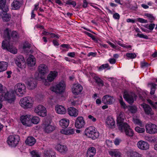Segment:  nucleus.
Instances as JSON below:
<instances>
[{
    "label": "nucleus",
    "instance_id": "obj_12",
    "mask_svg": "<svg viewBox=\"0 0 157 157\" xmlns=\"http://www.w3.org/2000/svg\"><path fill=\"white\" fill-rule=\"evenodd\" d=\"M146 132L150 134L157 133V126L151 122L147 123L145 125Z\"/></svg>",
    "mask_w": 157,
    "mask_h": 157
},
{
    "label": "nucleus",
    "instance_id": "obj_5",
    "mask_svg": "<svg viewBox=\"0 0 157 157\" xmlns=\"http://www.w3.org/2000/svg\"><path fill=\"white\" fill-rule=\"evenodd\" d=\"M84 134L87 137L91 138L93 140L97 138L99 135L98 132L95 127L93 126L87 128L85 130Z\"/></svg>",
    "mask_w": 157,
    "mask_h": 157
},
{
    "label": "nucleus",
    "instance_id": "obj_45",
    "mask_svg": "<svg viewBox=\"0 0 157 157\" xmlns=\"http://www.w3.org/2000/svg\"><path fill=\"white\" fill-rule=\"evenodd\" d=\"M121 98L119 99V102L122 108L125 109H128V106H126L125 103L123 101V99L121 97H120Z\"/></svg>",
    "mask_w": 157,
    "mask_h": 157
},
{
    "label": "nucleus",
    "instance_id": "obj_17",
    "mask_svg": "<svg viewBox=\"0 0 157 157\" xmlns=\"http://www.w3.org/2000/svg\"><path fill=\"white\" fill-rule=\"evenodd\" d=\"M137 146L139 149L142 150H147L149 148V145L147 142L140 140L137 144Z\"/></svg>",
    "mask_w": 157,
    "mask_h": 157
},
{
    "label": "nucleus",
    "instance_id": "obj_59",
    "mask_svg": "<svg viewBox=\"0 0 157 157\" xmlns=\"http://www.w3.org/2000/svg\"><path fill=\"white\" fill-rule=\"evenodd\" d=\"M89 119L91 120L93 122H95L96 121V118H94L93 116L91 115H89L88 116Z\"/></svg>",
    "mask_w": 157,
    "mask_h": 157
},
{
    "label": "nucleus",
    "instance_id": "obj_48",
    "mask_svg": "<svg viewBox=\"0 0 157 157\" xmlns=\"http://www.w3.org/2000/svg\"><path fill=\"white\" fill-rule=\"evenodd\" d=\"M126 56L128 58V59L135 58L136 56L135 53H127L126 54Z\"/></svg>",
    "mask_w": 157,
    "mask_h": 157
},
{
    "label": "nucleus",
    "instance_id": "obj_42",
    "mask_svg": "<svg viewBox=\"0 0 157 157\" xmlns=\"http://www.w3.org/2000/svg\"><path fill=\"white\" fill-rule=\"evenodd\" d=\"M135 130L138 133H143L145 132V129L144 128V126H143L142 125V127L137 126L136 127Z\"/></svg>",
    "mask_w": 157,
    "mask_h": 157
},
{
    "label": "nucleus",
    "instance_id": "obj_40",
    "mask_svg": "<svg viewBox=\"0 0 157 157\" xmlns=\"http://www.w3.org/2000/svg\"><path fill=\"white\" fill-rule=\"evenodd\" d=\"M40 121V118L37 116H33L32 118H31V126L33 124H37L39 123Z\"/></svg>",
    "mask_w": 157,
    "mask_h": 157
},
{
    "label": "nucleus",
    "instance_id": "obj_31",
    "mask_svg": "<svg viewBox=\"0 0 157 157\" xmlns=\"http://www.w3.org/2000/svg\"><path fill=\"white\" fill-rule=\"evenodd\" d=\"M128 157H142V154L135 151L130 150L127 152Z\"/></svg>",
    "mask_w": 157,
    "mask_h": 157
},
{
    "label": "nucleus",
    "instance_id": "obj_14",
    "mask_svg": "<svg viewBox=\"0 0 157 157\" xmlns=\"http://www.w3.org/2000/svg\"><path fill=\"white\" fill-rule=\"evenodd\" d=\"M86 123L84 118L82 117H78L75 122V126L78 128H81L84 127Z\"/></svg>",
    "mask_w": 157,
    "mask_h": 157
},
{
    "label": "nucleus",
    "instance_id": "obj_27",
    "mask_svg": "<svg viewBox=\"0 0 157 157\" xmlns=\"http://www.w3.org/2000/svg\"><path fill=\"white\" fill-rule=\"evenodd\" d=\"M56 149L57 151L62 154H65L67 151V148L66 146L60 144H57L56 147Z\"/></svg>",
    "mask_w": 157,
    "mask_h": 157
},
{
    "label": "nucleus",
    "instance_id": "obj_20",
    "mask_svg": "<svg viewBox=\"0 0 157 157\" xmlns=\"http://www.w3.org/2000/svg\"><path fill=\"white\" fill-rule=\"evenodd\" d=\"M55 110L57 113L61 115L64 114L67 112L66 109L65 107L59 104L55 105Z\"/></svg>",
    "mask_w": 157,
    "mask_h": 157
},
{
    "label": "nucleus",
    "instance_id": "obj_24",
    "mask_svg": "<svg viewBox=\"0 0 157 157\" xmlns=\"http://www.w3.org/2000/svg\"><path fill=\"white\" fill-rule=\"evenodd\" d=\"M36 59L32 55H30L27 59V64L29 67H32L36 64Z\"/></svg>",
    "mask_w": 157,
    "mask_h": 157
},
{
    "label": "nucleus",
    "instance_id": "obj_64",
    "mask_svg": "<svg viewBox=\"0 0 157 157\" xmlns=\"http://www.w3.org/2000/svg\"><path fill=\"white\" fill-rule=\"evenodd\" d=\"M50 33H49V32H46V31H44L42 33V34L43 35H45V36H50Z\"/></svg>",
    "mask_w": 157,
    "mask_h": 157
},
{
    "label": "nucleus",
    "instance_id": "obj_26",
    "mask_svg": "<svg viewBox=\"0 0 157 157\" xmlns=\"http://www.w3.org/2000/svg\"><path fill=\"white\" fill-rule=\"evenodd\" d=\"M141 105L144 109V111L146 114L150 115L154 114V113L152 111L151 108L148 105L144 103L142 104Z\"/></svg>",
    "mask_w": 157,
    "mask_h": 157
},
{
    "label": "nucleus",
    "instance_id": "obj_49",
    "mask_svg": "<svg viewBox=\"0 0 157 157\" xmlns=\"http://www.w3.org/2000/svg\"><path fill=\"white\" fill-rule=\"evenodd\" d=\"M65 2L66 4L71 5L74 7H75L76 5L75 2L71 0H65Z\"/></svg>",
    "mask_w": 157,
    "mask_h": 157
},
{
    "label": "nucleus",
    "instance_id": "obj_21",
    "mask_svg": "<svg viewBox=\"0 0 157 157\" xmlns=\"http://www.w3.org/2000/svg\"><path fill=\"white\" fill-rule=\"evenodd\" d=\"M115 122L114 119L111 117H108L105 121V125L107 127L113 128L115 127Z\"/></svg>",
    "mask_w": 157,
    "mask_h": 157
},
{
    "label": "nucleus",
    "instance_id": "obj_53",
    "mask_svg": "<svg viewBox=\"0 0 157 157\" xmlns=\"http://www.w3.org/2000/svg\"><path fill=\"white\" fill-rule=\"evenodd\" d=\"M32 157H40V155L36 151H33L31 152Z\"/></svg>",
    "mask_w": 157,
    "mask_h": 157
},
{
    "label": "nucleus",
    "instance_id": "obj_63",
    "mask_svg": "<svg viewBox=\"0 0 157 157\" xmlns=\"http://www.w3.org/2000/svg\"><path fill=\"white\" fill-rule=\"evenodd\" d=\"M75 54L74 52H69L68 53L67 55L71 57H74L75 56Z\"/></svg>",
    "mask_w": 157,
    "mask_h": 157
},
{
    "label": "nucleus",
    "instance_id": "obj_56",
    "mask_svg": "<svg viewBox=\"0 0 157 157\" xmlns=\"http://www.w3.org/2000/svg\"><path fill=\"white\" fill-rule=\"evenodd\" d=\"M145 16H146L150 20V22H152L154 20V18L153 16L150 14H145Z\"/></svg>",
    "mask_w": 157,
    "mask_h": 157
},
{
    "label": "nucleus",
    "instance_id": "obj_4",
    "mask_svg": "<svg viewBox=\"0 0 157 157\" xmlns=\"http://www.w3.org/2000/svg\"><path fill=\"white\" fill-rule=\"evenodd\" d=\"M117 124L119 129L122 132H125L126 135L129 136H133V132L127 123L124 121Z\"/></svg>",
    "mask_w": 157,
    "mask_h": 157
},
{
    "label": "nucleus",
    "instance_id": "obj_52",
    "mask_svg": "<svg viewBox=\"0 0 157 157\" xmlns=\"http://www.w3.org/2000/svg\"><path fill=\"white\" fill-rule=\"evenodd\" d=\"M105 68H107L108 70L110 69V67H109L108 64H105L102 65L99 67L98 69L99 70H101Z\"/></svg>",
    "mask_w": 157,
    "mask_h": 157
},
{
    "label": "nucleus",
    "instance_id": "obj_33",
    "mask_svg": "<svg viewBox=\"0 0 157 157\" xmlns=\"http://www.w3.org/2000/svg\"><path fill=\"white\" fill-rule=\"evenodd\" d=\"M70 123L69 120L66 118H63L61 119L59 121L60 125L63 128L67 127Z\"/></svg>",
    "mask_w": 157,
    "mask_h": 157
},
{
    "label": "nucleus",
    "instance_id": "obj_61",
    "mask_svg": "<svg viewBox=\"0 0 157 157\" xmlns=\"http://www.w3.org/2000/svg\"><path fill=\"white\" fill-rule=\"evenodd\" d=\"M108 61L111 64H113L116 63V60L114 58H111L109 59Z\"/></svg>",
    "mask_w": 157,
    "mask_h": 157
},
{
    "label": "nucleus",
    "instance_id": "obj_44",
    "mask_svg": "<svg viewBox=\"0 0 157 157\" xmlns=\"http://www.w3.org/2000/svg\"><path fill=\"white\" fill-rule=\"evenodd\" d=\"M91 76L93 77L94 79L96 81V82L98 83L103 84L102 80L97 76L94 74H92Z\"/></svg>",
    "mask_w": 157,
    "mask_h": 157
},
{
    "label": "nucleus",
    "instance_id": "obj_41",
    "mask_svg": "<svg viewBox=\"0 0 157 157\" xmlns=\"http://www.w3.org/2000/svg\"><path fill=\"white\" fill-rule=\"evenodd\" d=\"M107 43L110 45L112 48L114 49L115 51H118L121 50V48L118 46L116 45L110 41H108Z\"/></svg>",
    "mask_w": 157,
    "mask_h": 157
},
{
    "label": "nucleus",
    "instance_id": "obj_15",
    "mask_svg": "<svg viewBox=\"0 0 157 157\" xmlns=\"http://www.w3.org/2000/svg\"><path fill=\"white\" fill-rule=\"evenodd\" d=\"M43 128L44 131L47 133L52 132L55 129L54 127L51 124L50 121H48L44 123Z\"/></svg>",
    "mask_w": 157,
    "mask_h": 157
},
{
    "label": "nucleus",
    "instance_id": "obj_46",
    "mask_svg": "<svg viewBox=\"0 0 157 157\" xmlns=\"http://www.w3.org/2000/svg\"><path fill=\"white\" fill-rule=\"evenodd\" d=\"M121 98L119 99V102L122 108L125 109H128V106H126L125 103L123 101V99L121 97H120Z\"/></svg>",
    "mask_w": 157,
    "mask_h": 157
},
{
    "label": "nucleus",
    "instance_id": "obj_25",
    "mask_svg": "<svg viewBox=\"0 0 157 157\" xmlns=\"http://www.w3.org/2000/svg\"><path fill=\"white\" fill-rule=\"evenodd\" d=\"M117 122L119 124L121 122L124 121L125 119V117L124 113L123 112H119L117 113Z\"/></svg>",
    "mask_w": 157,
    "mask_h": 157
},
{
    "label": "nucleus",
    "instance_id": "obj_6",
    "mask_svg": "<svg viewBox=\"0 0 157 157\" xmlns=\"http://www.w3.org/2000/svg\"><path fill=\"white\" fill-rule=\"evenodd\" d=\"M58 72L56 71H51L48 75L47 79L45 78L44 77H40L41 79L44 84L46 86H48L50 82L53 81L57 77Z\"/></svg>",
    "mask_w": 157,
    "mask_h": 157
},
{
    "label": "nucleus",
    "instance_id": "obj_32",
    "mask_svg": "<svg viewBox=\"0 0 157 157\" xmlns=\"http://www.w3.org/2000/svg\"><path fill=\"white\" fill-rule=\"evenodd\" d=\"M109 153L112 157H121V154L118 149L109 151Z\"/></svg>",
    "mask_w": 157,
    "mask_h": 157
},
{
    "label": "nucleus",
    "instance_id": "obj_57",
    "mask_svg": "<svg viewBox=\"0 0 157 157\" xmlns=\"http://www.w3.org/2000/svg\"><path fill=\"white\" fill-rule=\"evenodd\" d=\"M137 36L141 38H144L145 39H148V36L147 35H144L143 34H140V33H138L137 34Z\"/></svg>",
    "mask_w": 157,
    "mask_h": 157
},
{
    "label": "nucleus",
    "instance_id": "obj_54",
    "mask_svg": "<svg viewBox=\"0 0 157 157\" xmlns=\"http://www.w3.org/2000/svg\"><path fill=\"white\" fill-rule=\"evenodd\" d=\"M136 21L142 23H146L148 22L147 20L140 18H137Z\"/></svg>",
    "mask_w": 157,
    "mask_h": 157
},
{
    "label": "nucleus",
    "instance_id": "obj_7",
    "mask_svg": "<svg viewBox=\"0 0 157 157\" xmlns=\"http://www.w3.org/2000/svg\"><path fill=\"white\" fill-rule=\"evenodd\" d=\"M14 91L17 95L22 96L26 92V87L24 84L21 83H19L15 85Z\"/></svg>",
    "mask_w": 157,
    "mask_h": 157
},
{
    "label": "nucleus",
    "instance_id": "obj_16",
    "mask_svg": "<svg viewBox=\"0 0 157 157\" xmlns=\"http://www.w3.org/2000/svg\"><path fill=\"white\" fill-rule=\"evenodd\" d=\"M123 96L124 98L129 104H131L133 103L136 97V96L135 94L133 93H125Z\"/></svg>",
    "mask_w": 157,
    "mask_h": 157
},
{
    "label": "nucleus",
    "instance_id": "obj_58",
    "mask_svg": "<svg viewBox=\"0 0 157 157\" xmlns=\"http://www.w3.org/2000/svg\"><path fill=\"white\" fill-rule=\"evenodd\" d=\"M121 140L118 138L116 139L114 141V143L116 145H119L120 143L121 142Z\"/></svg>",
    "mask_w": 157,
    "mask_h": 157
},
{
    "label": "nucleus",
    "instance_id": "obj_30",
    "mask_svg": "<svg viewBox=\"0 0 157 157\" xmlns=\"http://www.w3.org/2000/svg\"><path fill=\"white\" fill-rule=\"evenodd\" d=\"M22 3V0H14L11 4L12 9L15 10L18 9Z\"/></svg>",
    "mask_w": 157,
    "mask_h": 157
},
{
    "label": "nucleus",
    "instance_id": "obj_35",
    "mask_svg": "<svg viewBox=\"0 0 157 157\" xmlns=\"http://www.w3.org/2000/svg\"><path fill=\"white\" fill-rule=\"evenodd\" d=\"M61 133L67 135H71L73 134L75 131L73 128H68L66 129H62L60 131Z\"/></svg>",
    "mask_w": 157,
    "mask_h": 157
},
{
    "label": "nucleus",
    "instance_id": "obj_9",
    "mask_svg": "<svg viewBox=\"0 0 157 157\" xmlns=\"http://www.w3.org/2000/svg\"><path fill=\"white\" fill-rule=\"evenodd\" d=\"M66 88V84L63 81L58 82L56 86L52 87L50 89L52 91L61 93L64 92Z\"/></svg>",
    "mask_w": 157,
    "mask_h": 157
},
{
    "label": "nucleus",
    "instance_id": "obj_43",
    "mask_svg": "<svg viewBox=\"0 0 157 157\" xmlns=\"http://www.w3.org/2000/svg\"><path fill=\"white\" fill-rule=\"evenodd\" d=\"M128 109L129 112L135 113L137 111V108L135 106H129L128 107Z\"/></svg>",
    "mask_w": 157,
    "mask_h": 157
},
{
    "label": "nucleus",
    "instance_id": "obj_39",
    "mask_svg": "<svg viewBox=\"0 0 157 157\" xmlns=\"http://www.w3.org/2000/svg\"><path fill=\"white\" fill-rule=\"evenodd\" d=\"M6 0H0V9L2 11H8V8L7 5L6 4Z\"/></svg>",
    "mask_w": 157,
    "mask_h": 157
},
{
    "label": "nucleus",
    "instance_id": "obj_18",
    "mask_svg": "<svg viewBox=\"0 0 157 157\" xmlns=\"http://www.w3.org/2000/svg\"><path fill=\"white\" fill-rule=\"evenodd\" d=\"M83 87L80 84L76 83L73 85L72 88V91L75 95L79 94L82 91Z\"/></svg>",
    "mask_w": 157,
    "mask_h": 157
},
{
    "label": "nucleus",
    "instance_id": "obj_34",
    "mask_svg": "<svg viewBox=\"0 0 157 157\" xmlns=\"http://www.w3.org/2000/svg\"><path fill=\"white\" fill-rule=\"evenodd\" d=\"M7 11H2L0 13V15L3 21H10V15L7 13L6 12Z\"/></svg>",
    "mask_w": 157,
    "mask_h": 157
},
{
    "label": "nucleus",
    "instance_id": "obj_50",
    "mask_svg": "<svg viewBox=\"0 0 157 157\" xmlns=\"http://www.w3.org/2000/svg\"><path fill=\"white\" fill-rule=\"evenodd\" d=\"M155 26V24H147L144 25V27L149 29L151 31L153 30Z\"/></svg>",
    "mask_w": 157,
    "mask_h": 157
},
{
    "label": "nucleus",
    "instance_id": "obj_55",
    "mask_svg": "<svg viewBox=\"0 0 157 157\" xmlns=\"http://www.w3.org/2000/svg\"><path fill=\"white\" fill-rule=\"evenodd\" d=\"M148 102L152 105V107L154 108H156L157 107V102L155 103L153 102L151 100H147Z\"/></svg>",
    "mask_w": 157,
    "mask_h": 157
},
{
    "label": "nucleus",
    "instance_id": "obj_60",
    "mask_svg": "<svg viewBox=\"0 0 157 157\" xmlns=\"http://www.w3.org/2000/svg\"><path fill=\"white\" fill-rule=\"evenodd\" d=\"M120 16L119 14L117 13H114L113 15V17L116 19H119Z\"/></svg>",
    "mask_w": 157,
    "mask_h": 157
},
{
    "label": "nucleus",
    "instance_id": "obj_10",
    "mask_svg": "<svg viewBox=\"0 0 157 157\" xmlns=\"http://www.w3.org/2000/svg\"><path fill=\"white\" fill-rule=\"evenodd\" d=\"M34 112L38 116L42 117L47 116V114L46 109L42 105H39L35 107Z\"/></svg>",
    "mask_w": 157,
    "mask_h": 157
},
{
    "label": "nucleus",
    "instance_id": "obj_28",
    "mask_svg": "<svg viewBox=\"0 0 157 157\" xmlns=\"http://www.w3.org/2000/svg\"><path fill=\"white\" fill-rule=\"evenodd\" d=\"M28 88L30 89H33L36 86V82L34 79H29L26 82Z\"/></svg>",
    "mask_w": 157,
    "mask_h": 157
},
{
    "label": "nucleus",
    "instance_id": "obj_47",
    "mask_svg": "<svg viewBox=\"0 0 157 157\" xmlns=\"http://www.w3.org/2000/svg\"><path fill=\"white\" fill-rule=\"evenodd\" d=\"M148 85L149 86H151L150 94H154L155 91L156 85L154 83H151L149 84Z\"/></svg>",
    "mask_w": 157,
    "mask_h": 157
},
{
    "label": "nucleus",
    "instance_id": "obj_51",
    "mask_svg": "<svg viewBox=\"0 0 157 157\" xmlns=\"http://www.w3.org/2000/svg\"><path fill=\"white\" fill-rule=\"evenodd\" d=\"M133 121L134 124L139 125L140 127H142V122L139 119L133 118Z\"/></svg>",
    "mask_w": 157,
    "mask_h": 157
},
{
    "label": "nucleus",
    "instance_id": "obj_29",
    "mask_svg": "<svg viewBox=\"0 0 157 157\" xmlns=\"http://www.w3.org/2000/svg\"><path fill=\"white\" fill-rule=\"evenodd\" d=\"M44 154L45 157H56L55 152L51 149H46L44 151Z\"/></svg>",
    "mask_w": 157,
    "mask_h": 157
},
{
    "label": "nucleus",
    "instance_id": "obj_2",
    "mask_svg": "<svg viewBox=\"0 0 157 157\" xmlns=\"http://www.w3.org/2000/svg\"><path fill=\"white\" fill-rule=\"evenodd\" d=\"M2 87V85L0 83V101L5 100L10 103L13 102L15 99L13 92L8 91L6 89H3Z\"/></svg>",
    "mask_w": 157,
    "mask_h": 157
},
{
    "label": "nucleus",
    "instance_id": "obj_36",
    "mask_svg": "<svg viewBox=\"0 0 157 157\" xmlns=\"http://www.w3.org/2000/svg\"><path fill=\"white\" fill-rule=\"evenodd\" d=\"M36 142L35 139L32 136L28 137L25 141L26 144L31 146L33 145Z\"/></svg>",
    "mask_w": 157,
    "mask_h": 157
},
{
    "label": "nucleus",
    "instance_id": "obj_22",
    "mask_svg": "<svg viewBox=\"0 0 157 157\" xmlns=\"http://www.w3.org/2000/svg\"><path fill=\"white\" fill-rule=\"evenodd\" d=\"M114 100L113 97L106 95L104 96L102 99L103 103L105 104L111 105L113 103Z\"/></svg>",
    "mask_w": 157,
    "mask_h": 157
},
{
    "label": "nucleus",
    "instance_id": "obj_38",
    "mask_svg": "<svg viewBox=\"0 0 157 157\" xmlns=\"http://www.w3.org/2000/svg\"><path fill=\"white\" fill-rule=\"evenodd\" d=\"M8 63L4 61H0V73L3 72L7 70Z\"/></svg>",
    "mask_w": 157,
    "mask_h": 157
},
{
    "label": "nucleus",
    "instance_id": "obj_62",
    "mask_svg": "<svg viewBox=\"0 0 157 157\" xmlns=\"http://www.w3.org/2000/svg\"><path fill=\"white\" fill-rule=\"evenodd\" d=\"M50 36L51 38H58V37L57 35H56L54 33H51L50 34Z\"/></svg>",
    "mask_w": 157,
    "mask_h": 157
},
{
    "label": "nucleus",
    "instance_id": "obj_8",
    "mask_svg": "<svg viewBox=\"0 0 157 157\" xmlns=\"http://www.w3.org/2000/svg\"><path fill=\"white\" fill-rule=\"evenodd\" d=\"M38 70L39 74L37 75L36 74L35 75V78L37 79H41L40 77H44L48 71L47 66L44 64H40L38 67Z\"/></svg>",
    "mask_w": 157,
    "mask_h": 157
},
{
    "label": "nucleus",
    "instance_id": "obj_23",
    "mask_svg": "<svg viewBox=\"0 0 157 157\" xmlns=\"http://www.w3.org/2000/svg\"><path fill=\"white\" fill-rule=\"evenodd\" d=\"M68 113L71 117H76L78 115V111L74 107H70L67 109Z\"/></svg>",
    "mask_w": 157,
    "mask_h": 157
},
{
    "label": "nucleus",
    "instance_id": "obj_13",
    "mask_svg": "<svg viewBox=\"0 0 157 157\" xmlns=\"http://www.w3.org/2000/svg\"><path fill=\"white\" fill-rule=\"evenodd\" d=\"M20 120L23 125L27 127L31 126V116L29 115H26L21 116Z\"/></svg>",
    "mask_w": 157,
    "mask_h": 157
},
{
    "label": "nucleus",
    "instance_id": "obj_1",
    "mask_svg": "<svg viewBox=\"0 0 157 157\" xmlns=\"http://www.w3.org/2000/svg\"><path fill=\"white\" fill-rule=\"evenodd\" d=\"M2 36L5 39L2 43V48L4 50H6L13 54L17 53V50L14 47L10 41H15L18 39L19 36L16 31H11L8 28L4 31V34Z\"/></svg>",
    "mask_w": 157,
    "mask_h": 157
},
{
    "label": "nucleus",
    "instance_id": "obj_19",
    "mask_svg": "<svg viewBox=\"0 0 157 157\" xmlns=\"http://www.w3.org/2000/svg\"><path fill=\"white\" fill-rule=\"evenodd\" d=\"M15 63L20 68H23L25 64L24 57L22 56H19L15 59Z\"/></svg>",
    "mask_w": 157,
    "mask_h": 157
},
{
    "label": "nucleus",
    "instance_id": "obj_37",
    "mask_svg": "<svg viewBox=\"0 0 157 157\" xmlns=\"http://www.w3.org/2000/svg\"><path fill=\"white\" fill-rule=\"evenodd\" d=\"M96 149L94 147H90L87 152V155L89 157H93L95 154Z\"/></svg>",
    "mask_w": 157,
    "mask_h": 157
},
{
    "label": "nucleus",
    "instance_id": "obj_3",
    "mask_svg": "<svg viewBox=\"0 0 157 157\" xmlns=\"http://www.w3.org/2000/svg\"><path fill=\"white\" fill-rule=\"evenodd\" d=\"M19 103L20 105L24 109H31L33 107L34 100L31 97H26L21 98Z\"/></svg>",
    "mask_w": 157,
    "mask_h": 157
},
{
    "label": "nucleus",
    "instance_id": "obj_11",
    "mask_svg": "<svg viewBox=\"0 0 157 157\" xmlns=\"http://www.w3.org/2000/svg\"><path fill=\"white\" fill-rule=\"evenodd\" d=\"M19 140L20 137L18 135H13L9 136L7 141L10 146L15 147L18 144Z\"/></svg>",
    "mask_w": 157,
    "mask_h": 157
}]
</instances>
